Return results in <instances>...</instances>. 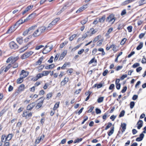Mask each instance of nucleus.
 Returning a JSON list of instances; mask_svg holds the SVG:
<instances>
[{
	"label": "nucleus",
	"mask_w": 146,
	"mask_h": 146,
	"mask_svg": "<svg viewBox=\"0 0 146 146\" xmlns=\"http://www.w3.org/2000/svg\"><path fill=\"white\" fill-rule=\"evenodd\" d=\"M24 22L22 19H20L13 26H11L7 32V33H10L13 32L14 30V29L13 28H17L21 24H22Z\"/></svg>",
	"instance_id": "nucleus-1"
},
{
	"label": "nucleus",
	"mask_w": 146,
	"mask_h": 146,
	"mask_svg": "<svg viewBox=\"0 0 146 146\" xmlns=\"http://www.w3.org/2000/svg\"><path fill=\"white\" fill-rule=\"evenodd\" d=\"M116 19V18L115 17V15L112 13L110 14L107 18L106 21L109 23L112 22L111 24H113Z\"/></svg>",
	"instance_id": "nucleus-2"
},
{
	"label": "nucleus",
	"mask_w": 146,
	"mask_h": 146,
	"mask_svg": "<svg viewBox=\"0 0 146 146\" xmlns=\"http://www.w3.org/2000/svg\"><path fill=\"white\" fill-rule=\"evenodd\" d=\"M19 57L18 56L13 57L11 56L9 57L6 61L7 63H9L11 61V63L12 64H13L18 59Z\"/></svg>",
	"instance_id": "nucleus-3"
},
{
	"label": "nucleus",
	"mask_w": 146,
	"mask_h": 146,
	"mask_svg": "<svg viewBox=\"0 0 146 146\" xmlns=\"http://www.w3.org/2000/svg\"><path fill=\"white\" fill-rule=\"evenodd\" d=\"M9 45L11 49L14 50H16L19 48L18 45L13 41L10 42Z\"/></svg>",
	"instance_id": "nucleus-4"
},
{
	"label": "nucleus",
	"mask_w": 146,
	"mask_h": 146,
	"mask_svg": "<svg viewBox=\"0 0 146 146\" xmlns=\"http://www.w3.org/2000/svg\"><path fill=\"white\" fill-rule=\"evenodd\" d=\"M33 53V52L31 51L27 52L21 56V58L22 59H25L32 55Z\"/></svg>",
	"instance_id": "nucleus-5"
},
{
	"label": "nucleus",
	"mask_w": 146,
	"mask_h": 146,
	"mask_svg": "<svg viewBox=\"0 0 146 146\" xmlns=\"http://www.w3.org/2000/svg\"><path fill=\"white\" fill-rule=\"evenodd\" d=\"M52 46L50 47L47 46V45L45 46V47L44 48L42 52L43 54H46L50 52L52 49Z\"/></svg>",
	"instance_id": "nucleus-6"
},
{
	"label": "nucleus",
	"mask_w": 146,
	"mask_h": 146,
	"mask_svg": "<svg viewBox=\"0 0 146 146\" xmlns=\"http://www.w3.org/2000/svg\"><path fill=\"white\" fill-rule=\"evenodd\" d=\"M60 19L59 18H57L53 20L52 22L50 23L47 28H51L53 25H55L56 23L59 21Z\"/></svg>",
	"instance_id": "nucleus-7"
},
{
	"label": "nucleus",
	"mask_w": 146,
	"mask_h": 146,
	"mask_svg": "<svg viewBox=\"0 0 146 146\" xmlns=\"http://www.w3.org/2000/svg\"><path fill=\"white\" fill-rule=\"evenodd\" d=\"M32 115V113L30 112L28 113L27 111H24L23 114V117H25L26 119H29Z\"/></svg>",
	"instance_id": "nucleus-8"
},
{
	"label": "nucleus",
	"mask_w": 146,
	"mask_h": 146,
	"mask_svg": "<svg viewBox=\"0 0 146 146\" xmlns=\"http://www.w3.org/2000/svg\"><path fill=\"white\" fill-rule=\"evenodd\" d=\"M29 74V72L28 71H25L24 70H22L21 71V73L20 74V76H21L23 75V76H21L22 77L24 78L27 76Z\"/></svg>",
	"instance_id": "nucleus-9"
},
{
	"label": "nucleus",
	"mask_w": 146,
	"mask_h": 146,
	"mask_svg": "<svg viewBox=\"0 0 146 146\" xmlns=\"http://www.w3.org/2000/svg\"><path fill=\"white\" fill-rule=\"evenodd\" d=\"M87 6L88 5L87 4L84 5L83 6L79 8V9L76 11V13H79L82 11L87 7Z\"/></svg>",
	"instance_id": "nucleus-10"
},
{
	"label": "nucleus",
	"mask_w": 146,
	"mask_h": 146,
	"mask_svg": "<svg viewBox=\"0 0 146 146\" xmlns=\"http://www.w3.org/2000/svg\"><path fill=\"white\" fill-rule=\"evenodd\" d=\"M89 31L90 32L89 34L90 36H91L93 34L95 33L98 31V30L97 29H94L93 28H91Z\"/></svg>",
	"instance_id": "nucleus-11"
},
{
	"label": "nucleus",
	"mask_w": 146,
	"mask_h": 146,
	"mask_svg": "<svg viewBox=\"0 0 146 146\" xmlns=\"http://www.w3.org/2000/svg\"><path fill=\"white\" fill-rule=\"evenodd\" d=\"M35 105V103H33L28 105L27 107V110H31Z\"/></svg>",
	"instance_id": "nucleus-12"
},
{
	"label": "nucleus",
	"mask_w": 146,
	"mask_h": 146,
	"mask_svg": "<svg viewBox=\"0 0 146 146\" xmlns=\"http://www.w3.org/2000/svg\"><path fill=\"white\" fill-rule=\"evenodd\" d=\"M143 124V121L141 120H139L137 122V124L138 125L137 127L138 129H140L142 127Z\"/></svg>",
	"instance_id": "nucleus-13"
},
{
	"label": "nucleus",
	"mask_w": 146,
	"mask_h": 146,
	"mask_svg": "<svg viewBox=\"0 0 146 146\" xmlns=\"http://www.w3.org/2000/svg\"><path fill=\"white\" fill-rule=\"evenodd\" d=\"M69 78L65 77L64 80L61 82V85H64L68 81Z\"/></svg>",
	"instance_id": "nucleus-14"
},
{
	"label": "nucleus",
	"mask_w": 146,
	"mask_h": 146,
	"mask_svg": "<svg viewBox=\"0 0 146 146\" xmlns=\"http://www.w3.org/2000/svg\"><path fill=\"white\" fill-rule=\"evenodd\" d=\"M67 54V52L66 51H64L63 52L62 54H61L59 60H62L63 59L64 56L66 55Z\"/></svg>",
	"instance_id": "nucleus-15"
},
{
	"label": "nucleus",
	"mask_w": 146,
	"mask_h": 146,
	"mask_svg": "<svg viewBox=\"0 0 146 146\" xmlns=\"http://www.w3.org/2000/svg\"><path fill=\"white\" fill-rule=\"evenodd\" d=\"M90 33V31H88L82 35V39L83 40L87 36H90V35L89 34Z\"/></svg>",
	"instance_id": "nucleus-16"
},
{
	"label": "nucleus",
	"mask_w": 146,
	"mask_h": 146,
	"mask_svg": "<svg viewBox=\"0 0 146 146\" xmlns=\"http://www.w3.org/2000/svg\"><path fill=\"white\" fill-rule=\"evenodd\" d=\"M133 1H134V0H127L124 1L122 3V5H125Z\"/></svg>",
	"instance_id": "nucleus-17"
},
{
	"label": "nucleus",
	"mask_w": 146,
	"mask_h": 146,
	"mask_svg": "<svg viewBox=\"0 0 146 146\" xmlns=\"http://www.w3.org/2000/svg\"><path fill=\"white\" fill-rule=\"evenodd\" d=\"M13 136V135L12 134H9L5 138V141H9L12 139Z\"/></svg>",
	"instance_id": "nucleus-18"
},
{
	"label": "nucleus",
	"mask_w": 146,
	"mask_h": 146,
	"mask_svg": "<svg viewBox=\"0 0 146 146\" xmlns=\"http://www.w3.org/2000/svg\"><path fill=\"white\" fill-rule=\"evenodd\" d=\"M16 40L20 44H21L23 42V37H18L16 39Z\"/></svg>",
	"instance_id": "nucleus-19"
},
{
	"label": "nucleus",
	"mask_w": 146,
	"mask_h": 146,
	"mask_svg": "<svg viewBox=\"0 0 146 146\" xmlns=\"http://www.w3.org/2000/svg\"><path fill=\"white\" fill-rule=\"evenodd\" d=\"M55 65L54 64H52L48 66H46L45 67V68L46 69H50L54 68Z\"/></svg>",
	"instance_id": "nucleus-20"
},
{
	"label": "nucleus",
	"mask_w": 146,
	"mask_h": 146,
	"mask_svg": "<svg viewBox=\"0 0 146 146\" xmlns=\"http://www.w3.org/2000/svg\"><path fill=\"white\" fill-rule=\"evenodd\" d=\"M43 57L42 56L41 57H40L38 60L36 62V64L37 65L38 64L40 65L42 61L43 60Z\"/></svg>",
	"instance_id": "nucleus-21"
},
{
	"label": "nucleus",
	"mask_w": 146,
	"mask_h": 146,
	"mask_svg": "<svg viewBox=\"0 0 146 146\" xmlns=\"http://www.w3.org/2000/svg\"><path fill=\"white\" fill-rule=\"evenodd\" d=\"M105 15H103L101 18L99 19L98 21L100 23H103L106 19Z\"/></svg>",
	"instance_id": "nucleus-22"
},
{
	"label": "nucleus",
	"mask_w": 146,
	"mask_h": 146,
	"mask_svg": "<svg viewBox=\"0 0 146 146\" xmlns=\"http://www.w3.org/2000/svg\"><path fill=\"white\" fill-rule=\"evenodd\" d=\"M29 47V46H27L26 45L22 47L20 49V52L21 53L25 51Z\"/></svg>",
	"instance_id": "nucleus-23"
},
{
	"label": "nucleus",
	"mask_w": 146,
	"mask_h": 146,
	"mask_svg": "<svg viewBox=\"0 0 146 146\" xmlns=\"http://www.w3.org/2000/svg\"><path fill=\"white\" fill-rule=\"evenodd\" d=\"M38 29L41 32V33H42L44 32L46 29V28L45 26H42L40 27Z\"/></svg>",
	"instance_id": "nucleus-24"
},
{
	"label": "nucleus",
	"mask_w": 146,
	"mask_h": 146,
	"mask_svg": "<svg viewBox=\"0 0 146 146\" xmlns=\"http://www.w3.org/2000/svg\"><path fill=\"white\" fill-rule=\"evenodd\" d=\"M121 127L122 128L121 130L122 133L124 132L126 129V124L125 123H123L121 124Z\"/></svg>",
	"instance_id": "nucleus-25"
},
{
	"label": "nucleus",
	"mask_w": 146,
	"mask_h": 146,
	"mask_svg": "<svg viewBox=\"0 0 146 146\" xmlns=\"http://www.w3.org/2000/svg\"><path fill=\"white\" fill-rule=\"evenodd\" d=\"M25 85L23 84H21L18 88L19 91H21L23 90L24 89Z\"/></svg>",
	"instance_id": "nucleus-26"
},
{
	"label": "nucleus",
	"mask_w": 146,
	"mask_h": 146,
	"mask_svg": "<svg viewBox=\"0 0 146 146\" xmlns=\"http://www.w3.org/2000/svg\"><path fill=\"white\" fill-rule=\"evenodd\" d=\"M23 78L21 76H20V78H18L17 80V83L18 84H20L23 81Z\"/></svg>",
	"instance_id": "nucleus-27"
},
{
	"label": "nucleus",
	"mask_w": 146,
	"mask_h": 146,
	"mask_svg": "<svg viewBox=\"0 0 146 146\" xmlns=\"http://www.w3.org/2000/svg\"><path fill=\"white\" fill-rule=\"evenodd\" d=\"M88 21V18H86L84 19L82 21H80V23L82 25H84Z\"/></svg>",
	"instance_id": "nucleus-28"
},
{
	"label": "nucleus",
	"mask_w": 146,
	"mask_h": 146,
	"mask_svg": "<svg viewBox=\"0 0 146 146\" xmlns=\"http://www.w3.org/2000/svg\"><path fill=\"white\" fill-rule=\"evenodd\" d=\"M143 46V43L141 42L140 43L139 45L137 47L136 49L137 50H139L141 49Z\"/></svg>",
	"instance_id": "nucleus-29"
},
{
	"label": "nucleus",
	"mask_w": 146,
	"mask_h": 146,
	"mask_svg": "<svg viewBox=\"0 0 146 146\" xmlns=\"http://www.w3.org/2000/svg\"><path fill=\"white\" fill-rule=\"evenodd\" d=\"M70 64V62H65L63 66L61 68L62 69H64V68L66 67L67 65H69Z\"/></svg>",
	"instance_id": "nucleus-30"
},
{
	"label": "nucleus",
	"mask_w": 146,
	"mask_h": 146,
	"mask_svg": "<svg viewBox=\"0 0 146 146\" xmlns=\"http://www.w3.org/2000/svg\"><path fill=\"white\" fill-rule=\"evenodd\" d=\"M37 27V26L36 25L32 26L28 29V30H29L30 32L31 31H32L34 30Z\"/></svg>",
	"instance_id": "nucleus-31"
},
{
	"label": "nucleus",
	"mask_w": 146,
	"mask_h": 146,
	"mask_svg": "<svg viewBox=\"0 0 146 146\" xmlns=\"http://www.w3.org/2000/svg\"><path fill=\"white\" fill-rule=\"evenodd\" d=\"M68 43V42L67 41H65L64 42L60 44V48H63L65 45H66Z\"/></svg>",
	"instance_id": "nucleus-32"
},
{
	"label": "nucleus",
	"mask_w": 146,
	"mask_h": 146,
	"mask_svg": "<svg viewBox=\"0 0 146 146\" xmlns=\"http://www.w3.org/2000/svg\"><path fill=\"white\" fill-rule=\"evenodd\" d=\"M114 128L113 127L111 128V130L109 132H108V135L109 136H111L113 133L114 132Z\"/></svg>",
	"instance_id": "nucleus-33"
},
{
	"label": "nucleus",
	"mask_w": 146,
	"mask_h": 146,
	"mask_svg": "<svg viewBox=\"0 0 146 146\" xmlns=\"http://www.w3.org/2000/svg\"><path fill=\"white\" fill-rule=\"evenodd\" d=\"M60 102H57L54 105L53 108V110H56L58 107Z\"/></svg>",
	"instance_id": "nucleus-34"
},
{
	"label": "nucleus",
	"mask_w": 146,
	"mask_h": 146,
	"mask_svg": "<svg viewBox=\"0 0 146 146\" xmlns=\"http://www.w3.org/2000/svg\"><path fill=\"white\" fill-rule=\"evenodd\" d=\"M51 71H44L42 72V74L44 75V76H47Z\"/></svg>",
	"instance_id": "nucleus-35"
},
{
	"label": "nucleus",
	"mask_w": 146,
	"mask_h": 146,
	"mask_svg": "<svg viewBox=\"0 0 146 146\" xmlns=\"http://www.w3.org/2000/svg\"><path fill=\"white\" fill-rule=\"evenodd\" d=\"M101 37V35H99L95 37L94 38V40H93V42L94 43L95 42H96L98 40L99 38H100Z\"/></svg>",
	"instance_id": "nucleus-36"
},
{
	"label": "nucleus",
	"mask_w": 146,
	"mask_h": 146,
	"mask_svg": "<svg viewBox=\"0 0 146 146\" xmlns=\"http://www.w3.org/2000/svg\"><path fill=\"white\" fill-rule=\"evenodd\" d=\"M11 64H9L6 67L5 69L4 70L5 72H6L10 68L11 66Z\"/></svg>",
	"instance_id": "nucleus-37"
},
{
	"label": "nucleus",
	"mask_w": 146,
	"mask_h": 146,
	"mask_svg": "<svg viewBox=\"0 0 146 146\" xmlns=\"http://www.w3.org/2000/svg\"><path fill=\"white\" fill-rule=\"evenodd\" d=\"M125 113V111L124 110H123L122 111L119 115V117H120L123 116L124 115Z\"/></svg>",
	"instance_id": "nucleus-38"
},
{
	"label": "nucleus",
	"mask_w": 146,
	"mask_h": 146,
	"mask_svg": "<svg viewBox=\"0 0 146 146\" xmlns=\"http://www.w3.org/2000/svg\"><path fill=\"white\" fill-rule=\"evenodd\" d=\"M135 102H134L132 101L131 102L130 104V108L131 109H132L133 108L135 105Z\"/></svg>",
	"instance_id": "nucleus-39"
},
{
	"label": "nucleus",
	"mask_w": 146,
	"mask_h": 146,
	"mask_svg": "<svg viewBox=\"0 0 146 146\" xmlns=\"http://www.w3.org/2000/svg\"><path fill=\"white\" fill-rule=\"evenodd\" d=\"M77 36L76 34H74L72 35L70 37L69 40L70 41H72L74 38L75 37Z\"/></svg>",
	"instance_id": "nucleus-40"
},
{
	"label": "nucleus",
	"mask_w": 146,
	"mask_h": 146,
	"mask_svg": "<svg viewBox=\"0 0 146 146\" xmlns=\"http://www.w3.org/2000/svg\"><path fill=\"white\" fill-rule=\"evenodd\" d=\"M42 103L43 101H42L38 103L37 104V106H36V108H40L41 106Z\"/></svg>",
	"instance_id": "nucleus-41"
},
{
	"label": "nucleus",
	"mask_w": 146,
	"mask_h": 146,
	"mask_svg": "<svg viewBox=\"0 0 146 146\" xmlns=\"http://www.w3.org/2000/svg\"><path fill=\"white\" fill-rule=\"evenodd\" d=\"M146 33V31H145L144 33H141L140 34L139 36V38L140 39H141L144 36V35H145Z\"/></svg>",
	"instance_id": "nucleus-42"
},
{
	"label": "nucleus",
	"mask_w": 146,
	"mask_h": 146,
	"mask_svg": "<svg viewBox=\"0 0 146 146\" xmlns=\"http://www.w3.org/2000/svg\"><path fill=\"white\" fill-rule=\"evenodd\" d=\"M39 30L38 29H37V30H36V31H35L34 33L33 34V36L34 37H35L36 36H37V33L38 32Z\"/></svg>",
	"instance_id": "nucleus-43"
},
{
	"label": "nucleus",
	"mask_w": 146,
	"mask_h": 146,
	"mask_svg": "<svg viewBox=\"0 0 146 146\" xmlns=\"http://www.w3.org/2000/svg\"><path fill=\"white\" fill-rule=\"evenodd\" d=\"M6 136L5 135H3L1 136V141L2 142H4V140L5 139V138H6Z\"/></svg>",
	"instance_id": "nucleus-44"
},
{
	"label": "nucleus",
	"mask_w": 146,
	"mask_h": 146,
	"mask_svg": "<svg viewBox=\"0 0 146 146\" xmlns=\"http://www.w3.org/2000/svg\"><path fill=\"white\" fill-rule=\"evenodd\" d=\"M103 40V39L99 40L97 43V45L98 46H100L102 45Z\"/></svg>",
	"instance_id": "nucleus-45"
},
{
	"label": "nucleus",
	"mask_w": 146,
	"mask_h": 146,
	"mask_svg": "<svg viewBox=\"0 0 146 146\" xmlns=\"http://www.w3.org/2000/svg\"><path fill=\"white\" fill-rule=\"evenodd\" d=\"M113 28H109L107 31V33H106L107 35H109L113 31Z\"/></svg>",
	"instance_id": "nucleus-46"
},
{
	"label": "nucleus",
	"mask_w": 146,
	"mask_h": 146,
	"mask_svg": "<svg viewBox=\"0 0 146 146\" xmlns=\"http://www.w3.org/2000/svg\"><path fill=\"white\" fill-rule=\"evenodd\" d=\"M132 26H129L127 27V29L129 32H131L132 31Z\"/></svg>",
	"instance_id": "nucleus-47"
},
{
	"label": "nucleus",
	"mask_w": 146,
	"mask_h": 146,
	"mask_svg": "<svg viewBox=\"0 0 146 146\" xmlns=\"http://www.w3.org/2000/svg\"><path fill=\"white\" fill-rule=\"evenodd\" d=\"M140 64L139 63H136L134 64L132 66V67L134 68H136L139 66Z\"/></svg>",
	"instance_id": "nucleus-48"
},
{
	"label": "nucleus",
	"mask_w": 146,
	"mask_h": 146,
	"mask_svg": "<svg viewBox=\"0 0 146 146\" xmlns=\"http://www.w3.org/2000/svg\"><path fill=\"white\" fill-rule=\"evenodd\" d=\"M60 55V53H57L55 56L54 59V61L55 62H56L58 60V58L59 56Z\"/></svg>",
	"instance_id": "nucleus-49"
},
{
	"label": "nucleus",
	"mask_w": 146,
	"mask_h": 146,
	"mask_svg": "<svg viewBox=\"0 0 146 146\" xmlns=\"http://www.w3.org/2000/svg\"><path fill=\"white\" fill-rule=\"evenodd\" d=\"M36 76L37 79H38L44 76V75L42 73L38 74L36 75Z\"/></svg>",
	"instance_id": "nucleus-50"
},
{
	"label": "nucleus",
	"mask_w": 146,
	"mask_h": 146,
	"mask_svg": "<svg viewBox=\"0 0 146 146\" xmlns=\"http://www.w3.org/2000/svg\"><path fill=\"white\" fill-rule=\"evenodd\" d=\"M52 93H49L48 94L46 95V98L48 100L52 96Z\"/></svg>",
	"instance_id": "nucleus-51"
},
{
	"label": "nucleus",
	"mask_w": 146,
	"mask_h": 146,
	"mask_svg": "<svg viewBox=\"0 0 146 146\" xmlns=\"http://www.w3.org/2000/svg\"><path fill=\"white\" fill-rule=\"evenodd\" d=\"M126 39L125 38H124L123 39L121 42V45H123L126 41Z\"/></svg>",
	"instance_id": "nucleus-52"
},
{
	"label": "nucleus",
	"mask_w": 146,
	"mask_h": 146,
	"mask_svg": "<svg viewBox=\"0 0 146 146\" xmlns=\"http://www.w3.org/2000/svg\"><path fill=\"white\" fill-rule=\"evenodd\" d=\"M29 32L30 31L29 30H28V29H27L23 33V35L24 36L28 34V33H29Z\"/></svg>",
	"instance_id": "nucleus-53"
},
{
	"label": "nucleus",
	"mask_w": 146,
	"mask_h": 146,
	"mask_svg": "<svg viewBox=\"0 0 146 146\" xmlns=\"http://www.w3.org/2000/svg\"><path fill=\"white\" fill-rule=\"evenodd\" d=\"M5 112L6 111L5 109H3L0 112V117L2 116V115L5 113Z\"/></svg>",
	"instance_id": "nucleus-54"
},
{
	"label": "nucleus",
	"mask_w": 146,
	"mask_h": 146,
	"mask_svg": "<svg viewBox=\"0 0 146 146\" xmlns=\"http://www.w3.org/2000/svg\"><path fill=\"white\" fill-rule=\"evenodd\" d=\"M112 125V123H108V125L106 126L105 128V130H107Z\"/></svg>",
	"instance_id": "nucleus-55"
},
{
	"label": "nucleus",
	"mask_w": 146,
	"mask_h": 146,
	"mask_svg": "<svg viewBox=\"0 0 146 146\" xmlns=\"http://www.w3.org/2000/svg\"><path fill=\"white\" fill-rule=\"evenodd\" d=\"M44 46L42 45L36 46L35 47V49L36 50H38L40 49V48L44 47Z\"/></svg>",
	"instance_id": "nucleus-56"
},
{
	"label": "nucleus",
	"mask_w": 146,
	"mask_h": 146,
	"mask_svg": "<svg viewBox=\"0 0 146 146\" xmlns=\"http://www.w3.org/2000/svg\"><path fill=\"white\" fill-rule=\"evenodd\" d=\"M33 7V5H31L28 6L26 9L28 11L30 9H32Z\"/></svg>",
	"instance_id": "nucleus-57"
},
{
	"label": "nucleus",
	"mask_w": 146,
	"mask_h": 146,
	"mask_svg": "<svg viewBox=\"0 0 146 146\" xmlns=\"http://www.w3.org/2000/svg\"><path fill=\"white\" fill-rule=\"evenodd\" d=\"M127 89V87L126 86H125L123 88L121 91V92L122 93H124L125 92Z\"/></svg>",
	"instance_id": "nucleus-58"
},
{
	"label": "nucleus",
	"mask_w": 146,
	"mask_h": 146,
	"mask_svg": "<svg viewBox=\"0 0 146 146\" xmlns=\"http://www.w3.org/2000/svg\"><path fill=\"white\" fill-rule=\"evenodd\" d=\"M141 62L143 64L146 63V59L145 57V56H143V58L141 61Z\"/></svg>",
	"instance_id": "nucleus-59"
},
{
	"label": "nucleus",
	"mask_w": 146,
	"mask_h": 146,
	"mask_svg": "<svg viewBox=\"0 0 146 146\" xmlns=\"http://www.w3.org/2000/svg\"><path fill=\"white\" fill-rule=\"evenodd\" d=\"M114 85L113 84H111L109 88V89L110 90H112L114 88Z\"/></svg>",
	"instance_id": "nucleus-60"
},
{
	"label": "nucleus",
	"mask_w": 146,
	"mask_h": 146,
	"mask_svg": "<svg viewBox=\"0 0 146 146\" xmlns=\"http://www.w3.org/2000/svg\"><path fill=\"white\" fill-rule=\"evenodd\" d=\"M54 58L52 56H51L50 59L48 61V62L50 63H52L53 62V59Z\"/></svg>",
	"instance_id": "nucleus-61"
},
{
	"label": "nucleus",
	"mask_w": 146,
	"mask_h": 146,
	"mask_svg": "<svg viewBox=\"0 0 146 146\" xmlns=\"http://www.w3.org/2000/svg\"><path fill=\"white\" fill-rule=\"evenodd\" d=\"M41 140H42L40 139V137H38V139L36 140L35 143L36 144H38Z\"/></svg>",
	"instance_id": "nucleus-62"
},
{
	"label": "nucleus",
	"mask_w": 146,
	"mask_h": 146,
	"mask_svg": "<svg viewBox=\"0 0 146 146\" xmlns=\"http://www.w3.org/2000/svg\"><path fill=\"white\" fill-rule=\"evenodd\" d=\"M4 141V146H9V141Z\"/></svg>",
	"instance_id": "nucleus-63"
},
{
	"label": "nucleus",
	"mask_w": 146,
	"mask_h": 146,
	"mask_svg": "<svg viewBox=\"0 0 146 146\" xmlns=\"http://www.w3.org/2000/svg\"><path fill=\"white\" fill-rule=\"evenodd\" d=\"M126 10L125 9H124L122 11L121 15V16H123L125 15L126 14Z\"/></svg>",
	"instance_id": "nucleus-64"
}]
</instances>
